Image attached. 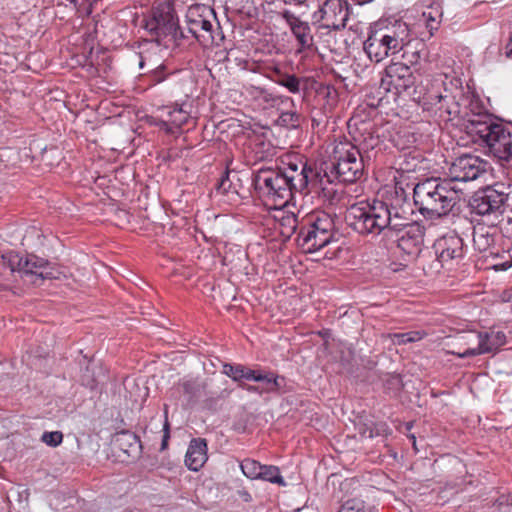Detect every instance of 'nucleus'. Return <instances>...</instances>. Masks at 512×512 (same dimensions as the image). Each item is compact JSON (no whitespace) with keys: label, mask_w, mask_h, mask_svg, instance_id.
Returning a JSON list of instances; mask_svg holds the SVG:
<instances>
[{"label":"nucleus","mask_w":512,"mask_h":512,"mask_svg":"<svg viewBox=\"0 0 512 512\" xmlns=\"http://www.w3.org/2000/svg\"><path fill=\"white\" fill-rule=\"evenodd\" d=\"M275 210L274 219L275 228L278 229L281 236L290 238L296 231L298 220L293 212H288L284 208H273Z\"/></svg>","instance_id":"obj_22"},{"label":"nucleus","mask_w":512,"mask_h":512,"mask_svg":"<svg viewBox=\"0 0 512 512\" xmlns=\"http://www.w3.org/2000/svg\"><path fill=\"white\" fill-rule=\"evenodd\" d=\"M307 0H289L290 3H293L295 5H301L304 4Z\"/></svg>","instance_id":"obj_46"},{"label":"nucleus","mask_w":512,"mask_h":512,"mask_svg":"<svg viewBox=\"0 0 512 512\" xmlns=\"http://www.w3.org/2000/svg\"><path fill=\"white\" fill-rule=\"evenodd\" d=\"M186 38V35L179 27V24L177 23L175 26V31L172 32L169 41L170 47H179L182 45L183 39Z\"/></svg>","instance_id":"obj_34"},{"label":"nucleus","mask_w":512,"mask_h":512,"mask_svg":"<svg viewBox=\"0 0 512 512\" xmlns=\"http://www.w3.org/2000/svg\"><path fill=\"white\" fill-rule=\"evenodd\" d=\"M208 446L203 438H193L185 455V465L191 471H199L208 460Z\"/></svg>","instance_id":"obj_21"},{"label":"nucleus","mask_w":512,"mask_h":512,"mask_svg":"<svg viewBox=\"0 0 512 512\" xmlns=\"http://www.w3.org/2000/svg\"><path fill=\"white\" fill-rule=\"evenodd\" d=\"M438 261L445 266L458 262L464 256L463 239L456 233L450 232L439 237L433 245Z\"/></svg>","instance_id":"obj_16"},{"label":"nucleus","mask_w":512,"mask_h":512,"mask_svg":"<svg viewBox=\"0 0 512 512\" xmlns=\"http://www.w3.org/2000/svg\"><path fill=\"white\" fill-rule=\"evenodd\" d=\"M256 376L261 378L259 382L266 383L267 386L264 391L268 393L278 391L284 381V377L278 376L272 372L263 374L260 371H256Z\"/></svg>","instance_id":"obj_28"},{"label":"nucleus","mask_w":512,"mask_h":512,"mask_svg":"<svg viewBox=\"0 0 512 512\" xmlns=\"http://www.w3.org/2000/svg\"><path fill=\"white\" fill-rule=\"evenodd\" d=\"M467 344L475 343L464 351H453V355L459 358L472 357L497 350L506 343V336L502 331L491 330L489 332H469L461 337Z\"/></svg>","instance_id":"obj_12"},{"label":"nucleus","mask_w":512,"mask_h":512,"mask_svg":"<svg viewBox=\"0 0 512 512\" xmlns=\"http://www.w3.org/2000/svg\"><path fill=\"white\" fill-rule=\"evenodd\" d=\"M389 338L391 339L392 343L395 345H404L409 343L407 332L406 333H393L389 334Z\"/></svg>","instance_id":"obj_37"},{"label":"nucleus","mask_w":512,"mask_h":512,"mask_svg":"<svg viewBox=\"0 0 512 512\" xmlns=\"http://www.w3.org/2000/svg\"><path fill=\"white\" fill-rule=\"evenodd\" d=\"M405 212L386 202H359L346 213L349 226L359 234L377 236L385 230H400L406 224Z\"/></svg>","instance_id":"obj_3"},{"label":"nucleus","mask_w":512,"mask_h":512,"mask_svg":"<svg viewBox=\"0 0 512 512\" xmlns=\"http://www.w3.org/2000/svg\"><path fill=\"white\" fill-rule=\"evenodd\" d=\"M188 32L205 49L220 46L224 34L213 8L204 4H192L185 15Z\"/></svg>","instance_id":"obj_6"},{"label":"nucleus","mask_w":512,"mask_h":512,"mask_svg":"<svg viewBox=\"0 0 512 512\" xmlns=\"http://www.w3.org/2000/svg\"><path fill=\"white\" fill-rule=\"evenodd\" d=\"M426 335V332L421 330L409 331L407 332V339L409 343H413L422 340Z\"/></svg>","instance_id":"obj_38"},{"label":"nucleus","mask_w":512,"mask_h":512,"mask_svg":"<svg viewBox=\"0 0 512 512\" xmlns=\"http://www.w3.org/2000/svg\"><path fill=\"white\" fill-rule=\"evenodd\" d=\"M282 18L285 20L302 48H307L312 45L313 36L308 22L302 21L297 15L288 10L282 13Z\"/></svg>","instance_id":"obj_20"},{"label":"nucleus","mask_w":512,"mask_h":512,"mask_svg":"<svg viewBox=\"0 0 512 512\" xmlns=\"http://www.w3.org/2000/svg\"><path fill=\"white\" fill-rule=\"evenodd\" d=\"M464 335H461L459 336L457 339L459 341V344L461 345L460 347H458L457 349L455 350H452L451 353L453 351H464L465 349H467L469 346H475V343H471V344H467L464 340L461 339V337H463Z\"/></svg>","instance_id":"obj_42"},{"label":"nucleus","mask_w":512,"mask_h":512,"mask_svg":"<svg viewBox=\"0 0 512 512\" xmlns=\"http://www.w3.org/2000/svg\"><path fill=\"white\" fill-rule=\"evenodd\" d=\"M401 236L398 238V247L407 255H418L424 245L423 228L415 223H409L406 217V224L400 228Z\"/></svg>","instance_id":"obj_18"},{"label":"nucleus","mask_w":512,"mask_h":512,"mask_svg":"<svg viewBox=\"0 0 512 512\" xmlns=\"http://www.w3.org/2000/svg\"><path fill=\"white\" fill-rule=\"evenodd\" d=\"M240 468L242 473L249 479H258L260 471L262 469V464L253 459H244L240 463Z\"/></svg>","instance_id":"obj_29"},{"label":"nucleus","mask_w":512,"mask_h":512,"mask_svg":"<svg viewBox=\"0 0 512 512\" xmlns=\"http://www.w3.org/2000/svg\"><path fill=\"white\" fill-rule=\"evenodd\" d=\"M508 196L492 188L476 193L470 201L472 211L478 215H489L500 211Z\"/></svg>","instance_id":"obj_17"},{"label":"nucleus","mask_w":512,"mask_h":512,"mask_svg":"<svg viewBox=\"0 0 512 512\" xmlns=\"http://www.w3.org/2000/svg\"><path fill=\"white\" fill-rule=\"evenodd\" d=\"M414 204L426 219L447 216L460 201V190L448 179L427 178L413 189Z\"/></svg>","instance_id":"obj_4"},{"label":"nucleus","mask_w":512,"mask_h":512,"mask_svg":"<svg viewBox=\"0 0 512 512\" xmlns=\"http://www.w3.org/2000/svg\"><path fill=\"white\" fill-rule=\"evenodd\" d=\"M505 54L508 58L512 57V48H509V45L506 46Z\"/></svg>","instance_id":"obj_47"},{"label":"nucleus","mask_w":512,"mask_h":512,"mask_svg":"<svg viewBox=\"0 0 512 512\" xmlns=\"http://www.w3.org/2000/svg\"><path fill=\"white\" fill-rule=\"evenodd\" d=\"M169 424L166 421L164 424V435L162 439L161 449H165L167 447L168 439H169Z\"/></svg>","instance_id":"obj_41"},{"label":"nucleus","mask_w":512,"mask_h":512,"mask_svg":"<svg viewBox=\"0 0 512 512\" xmlns=\"http://www.w3.org/2000/svg\"><path fill=\"white\" fill-rule=\"evenodd\" d=\"M182 391L189 397H194L199 392V385L192 380L184 381L181 384Z\"/></svg>","instance_id":"obj_35"},{"label":"nucleus","mask_w":512,"mask_h":512,"mask_svg":"<svg viewBox=\"0 0 512 512\" xmlns=\"http://www.w3.org/2000/svg\"><path fill=\"white\" fill-rule=\"evenodd\" d=\"M278 83L288 89L289 92L296 94L300 92V80L295 75H283Z\"/></svg>","instance_id":"obj_32"},{"label":"nucleus","mask_w":512,"mask_h":512,"mask_svg":"<svg viewBox=\"0 0 512 512\" xmlns=\"http://www.w3.org/2000/svg\"><path fill=\"white\" fill-rule=\"evenodd\" d=\"M511 266H512V264H511L509 261H506V262H504L503 264H501V265H495L494 267H495V269H496V270H498V269H500V270H507V269H509Z\"/></svg>","instance_id":"obj_45"},{"label":"nucleus","mask_w":512,"mask_h":512,"mask_svg":"<svg viewBox=\"0 0 512 512\" xmlns=\"http://www.w3.org/2000/svg\"><path fill=\"white\" fill-rule=\"evenodd\" d=\"M512 299V292L511 291H504L501 295V301L502 302H509Z\"/></svg>","instance_id":"obj_44"},{"label":"nucleus","mask_w":512,"mask_h":512,"mask_svg":"<svg viewBox=\"0 0 512 512\" xmlns=\"http://www.w3.org/2000/svg\"><path fill=\"white\" fill-rule=\"evenodd\" d=\"M334 219L323 210L309 213L297 236V244L305 253H314L327 246L334 237Z\"/></svg>","instance_id":"obj_7"},{"label":"nucleus","mask_w":512,"mask_h":512,"mask_svg":"<svg viewBox=\"0 0 512 512\" xmlns=\"http://www.w3.org/2000/svg\"><path fill=\"white\" fill-rule=\"evenodd\" d=\"M165 67L163 65L159 66L156 70L153 71L152 78L156 83H160L165 80L166 75L164 74Z\"/></svg>","instance_id":"obj_40"},{"label":"nucleus","mask_w":512,"mask_h":512,"mask_svg":"<svg viewBox=\"0 0 512 512\" xmlns=\"http://www.w3.org/2000/svg\"><path fill=\"white\" fill-rule=\"evenodd\" d=\"M338 512H371L365 502L359 499H349L344 502Z\"/></svg>","instance_id":"obj_31"},{"label":"nucleus","mask_w":512,"mask_h":512,"mask_svg":"<svg viewBox=\"0 0 512 512\" xmlns=\"http://www.w3.org/2000/svg\"><path fill=\"white\" fill-rule=\"evenodd\" d=\"M18 267L26 276L35 277V279H31V282L35 285H40L45 279H61L62 276L66 277L58 268L53 267L46 260L33 254L27 255L24 259H19Z\"/></svg>","instance_id":"obj_15"},{"label":"nucleus","mask_w":512,"mask_h":512,"mask_svg":"<svg viewBox=\"0 0 512 512\" xmlns=\"http://www.w3.org/2000/svg\"><path fill=\"white\" fill-rule=\"evenodd\" d=\"M263 157L262 156H256L255 159L256 160H259V159H262Z\"/></svg>","instance_id":"obj_50"},{"label":"nucleus","mask_w":512,"mask_h":512,"mask_svg":"<svg viewBox=\"0 0 512 512\" xmlns=\"http://www.w3.org/2000/svg\"><path fill=\"white\" fill-rule=\"evenodd\" d=\"M349 5L346 0H325L312 14V23L318 31H338L346 26Z\"/></svg>","instance_id":"obj_10"},{"label":"nucleus","mask_w":512,"mask_h":512,"mask_svg":"<svg viewBox=\"0 0 512 512\" xmlns=\"http://www.w3.org/2000/svg\"><path fill=\"white\" fill-rule=\"evenodd\" d=\"M464 100L468 105L463 107L466 116V131L473 142L486 147L488 152L502 165L508 164L512 156V136L510 132L499 123H496L491 115L485 111V107L479 99L474 97Z\"/></svg>","instance_id":"obj_2"},{"label":"nucleus","mask_w":512,"mask_h":512,"mask_svg":"<svg viewBox=\"0 0 512 512\" xmlns=\"http://www.w3.org/2000/svg\"><path fill=\"white\" fill-rule=\"evenodd\" d=\"M259 478L279 486H286V482L280 473V469L274 465H262Z\"/></svg>","instance_id":"obj_26"},{"label":"nucleus","mask_w":512,"mask_h":512,"mask_svg":"<svg viewBox=\"0 0 512 512\" xmlns=\"http://www.w3.org/2000/svg\"><path fill=\"white\" fill-rule=\"evenodd\" d=\"M256 376L261 378L259 382L266 383L267 386L264 391L268 393L278 391L284 381V377L278 376L272 372L263 374L260 371H256Z\"/></svg>","instance_id":"obj_27"},{"label":"nucleus","mask_w":512,"mask_h":512,"mask_svg":"<svg viewBox=\"0 0 512 512\" xmlns=\"http://www.w3.org/2000/svg\"><path fill=\"white\" fill-rule=\"evenodd\" d=\"M414 83L415 78L410 66L401 62H392L385 68L380 87L387 92L400 94L412 87Z\"/></svg>","instance_id":"obj_14"},{"label":"nucleus","mask_w":512,"mask_h":512,"mask_svg":"<svg viewBox=\"0 0 512 512\" xmlns=\"http://www.w3.org/2000/svg\"><path fill=\"white\" fill-rule=\"evenodd\" d=\"M389 431V427L385 422L374 423L365 425V429H361L360 432L363 436L373 438L380 435H386Z\"/></svg>","instance_id":"obj_30"},{"label":"nucleus","mask_w":512,"mask_h":512,"mask_svg":"<svg viewBox=\"0 0 512 512\" xmlns=\"http://www.w3.org/2000/svg\"><path fill=\"white\" fill-rule=\"evenodd\" d=\"M41 439L45 444L57 447L63 441V434L60 431L44 432Z\"/></svg>","instance_id":"obj_33"},{"label":"nucleus","mask_w":512,"mask_h":512,"mask_svg":"<svg viewBox=\"0 0 512 512\" xmlns=\"http://www.w3.org/2000/svg\"><path fill=\"white\" fill-rule=\"evenodd\" d=\"M224 185H225V180H222L220 186L224 187Z\"/></svg>","instance_id":"obj_49"},{"label":"nucleus","mask_w":512,"mask_h":512,"mask_svg":"<svg viewBox=\"0 0 512 512\" xmlns=\"http://www.w3.org/2000/svg\"><path fill=\"white\" fill-rule=\"evenodd\" d=\"M378 142L372 135L369 141L360 143V147L345 141L338 143L333 149L332 165L336 177L347 183H353L360 179L364 171L362 149L373 148Z\"/></svg>","instance_id":"obj_8"},{"label":"nucleus","mask_w":512,"mask_h":512,"mask_svg":"<svg viewBox=\"0 0 512 512\" xmlns=\"http://www.w3.org/2000/svg\"><path fill=\"white\" fill-rule=\"evenodd\" d=\"M488 163L479 156L464 154L456 158L449 167V181L468 182L486 173Z\"/></svg>","instance_id":"obj_13"},{"label":"nucleus","mask_w":512,"mask_h":512,"mask_svg":"<svg viewBox=\"0 0 512 512\" xmlns=\"http://www.w3.org/2000/svg\"><path fill=\"white\" fill-rule=\"evenodd\" d=\"M112 441L115 447L127 455L137 452L140 448V440L138 436L127 430L116 433Z\"/></svg>","instance_id":"obj_24"},{"label":"nucleus","mask_w":512,"mask_h":512,"mask_svg":"<svg viewBox=\"0 0 512 512\" xmlns=\"http://www.w3.org/2000/svg\"><path fill=\"white\" fill-rule=\"evenodd\" d=\"M442 16L443 11L438 4L428 6L422 12L421 21L424 22L430 36H432L433 32L439 28V25L442 21Z\"/></svg>","instance_id":"obj_25"},{"label":"nucleus","mask_w":512,"mask_h":512,"mask_svg":"<svg viewBox=\"0 0 512 512\" xmlns=\"http://www.w3.org/2000/svg\"><path fill=\"white\" fill-rule=\"evenodd\" d=\"M189 120L190 113L185 110L183 106L175 105L165 107L160 114L162 128L172 134L187 124Z\"/></svg>","instance_id":"obj_19"},{"label":"nucleus","mask_w":512,"mask_h":512,"mask_svg":"<svg viewBox=\"0 0 512 512\" xmlns=\"http://www.w3.org/2000/svg\"><path fill=\"white\" fill-rule=\"evenodd\" d=\"M178 18L170 5L161 4L152 10L151 16L146 20L145 29L155 38V41L170 48L169 41Z\"/></svg>","instance_id":"obj_11"},{"label":"nucleus","mask_w":512,"mask_h":512,"mask_svg":"<svg viewBox=\"0 0 512 512\" xmlns=\"http://www.w3.org/2000/svg\"><path fill=\"white\" fill-rule=\"evenodd\" d=\"M444 92V94H425L421 98L423 109L439 122L449 123L465 120L468 113L463 111L462 101L467 100L463 91L456 88L454 91L445 89Z\"/></svg>","instance_id":"obj_9"},{"label":"nucleus","mask_w":512,"mask_h":512,"mask_svg":"<svg viewBox=\"0 0 512 512\" xmlns=\"http://www.w3.org/2000/svg\"><path fill=\"white\" fill-rule=\"evenodd\" d=\"M280 120L286 124L291 126H296L299 122V115L295 112H285L280 116Z\"/></svg>","instance_id":"obj_36"},{"label":"nucleus","mask_w":512,"mask_h":512,"mask_svg":"<svg viewBox=\"0 0 512 512\" xmlns=\"http://www.w3.org/2000/svg\"><path fill=\"white\" fill-rule=\"evenodd\" d=\"M411 439L413 440V446L416 449V438L414 435L411 436Z\"/></svg>","instance_id":"obj_48"},{"label":"nucleus","mask_w":512,"mask_h":512,"mask_svg":"<svg viewBox=\"0 0 512 512\" xmlns=\"http://www.w3.org/2000/svg\"><path fill=\"white\" fill-rule=\"evenodd\" d=\"M411 41L409 25L401 19H381L370 27L364 50L376 63L402 51Z\"/></svg>","instance_id":"obj_5"},{"label":"nucleus","mask_w":512,"mask_h":512,"mask_svg":"<svg viewBox=\"0 0 512 512\" xmlns=\"http://www.w3.org/2000/svg\"><path fill=\"white\" fill-rule=\"evenodd\" d=\"M222 373L231 378L235 382L260 381V377L256 376V370H253L242 364L226 363L222 367Z\"/></svg>","instance_id":"obj_23"},{"label":"nucleus","mask_w":512,"mask_h":512,"mask_svg":"<svg viewBox=\"0 0 512 512\" xmlns=\"http://www.w3.org/2000/svg\"><path fill=\"white\" fill-rule=\"evenodd\" d=\"M258 96L261 97L265 102L275 104V102L278 100V97L273 95L272 93H269L268 91L264 89H260Z\"/></svg>","instance_id":"obj_39"},{"label":"nucleus","mask_w":512,"mask_h":512,"mask_svg":"<svg viewBox=\"0 0 512 512\" xmlns=\"http://www.w3.org/2000/svg\"><path fill=\"white\" fill-rule=\"evenodd\" d=\"M239 386L248 391V392H251V393H261L260 389L258 386H254V385H247V384H243V383H240Z\"/></svg>","instance_id":"obj_43"},{"label":"nucleus","mask_w":512,"mask_h":512,"mask_svg":"<svg viewBox=\"0 0 512 512\" xmlns=\"http://www.w3.org/2000/svg\"><path fill=\"white\" fill-rule=\"evenodd\" d=\"M325 181L330 183L327 174L322 176L306 162L295 160L279 169H261L254 183L267 205L271 208H285L296 192L308 190L329 196L331 192L324 186Z\"/></svg>","instance_id":"obj_1"}]
</instances>
